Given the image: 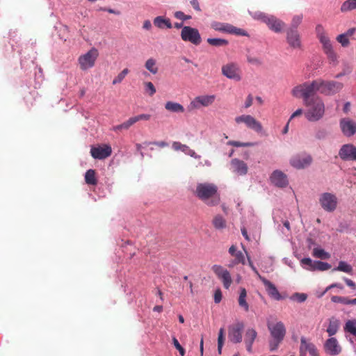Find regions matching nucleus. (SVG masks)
<instances>
[{
    "label": "nucleus",
    "instance_id": "obj_55",
    "mask_svg": "<svg viewBox=\"0 0 356 356\" xmlns=\"http://www.w3.org/2000/svg\"><path fill=\"white\" fill-rule=\"evenodd\" d=\"M172 343H173V345L175 346V347L179 350L180 355L181 356H184L185 350H184V348L180 345L178 340L175 337L172 338Z\"/></svg>",
    "mask_w": 356,
    "mask_h": 356
},
{
    "label": "nucleus",
    "instance_id": "obj_3",
    "mask_svg": "<svg viewBox=\"0 0 356 356\" xmlns=\"http://www.w3.org/2000/svg\"><path fill=\"white\" fill-rule=\"evenodd\" d=\"M307 109L305 112L306 119L309 122H317L325 115V106L320 97H316L313 100L304 104Z\"/></svg>",
    "mask_w": 356,
    "mask_h": 356
},
{
    "label": "nucleus",
    "instance_id": "obj_45",
    "mask_svg": "<svg viewBox=\"0 0 356 356\" xmlns=\"http://www.w3.org/2000/svg\"><path fill=\"white\" fill-rule=\"evenodd\" d=\"M129 70L127 68L124 69L113 80L112 83L113 85L121 83L125 76L129 73Z\"/></svg>",
    "mask_w": 356,
    "mask_h": 356
},
{
    "label": "nucleus",
    "instance_id": "obj_39",
    "mask_svg": "<svg viewBox=\"0 0 356 356\" xmlns=\"http://www.w3.org/2000/svg\"><path fill=\"white\" fill-rule=\"evenodd\" d=\"M333 270L342 271L349 274L353 273V267L345 261H341L337 268H334Z\"/></svg>",
    "mask_w": 356,
    "mask_h": 356
},
{
    "label": "nucleus",
    "instance_id": "obj_29",
    "mask_svg": "<svg viewBox=\"0 0 356 356\" xmlns=\"http://www.w3.org/2000/svg\"><path fill=\"white\" fill-rule=\"evenodd\" d=\"M257 336V333L255 330L251 328L248 329L245 333V343L246 345L247 350L252 352V344Z\"/></svg>",
    "mask_w": 356,
    "mask_h": 356
},
{
    "label": "nucleus",
    "instance_id": "obj_30",
    "mask_svg": "<svg viewBox=\"0 0 356 356\" xmlns=\"http://www.w3.org/2000/svg\"><path fill=\"white\" fill-rule=\"evenodd\" d=\"M154 25L159 29H171L172 27L171 22L169 19L165 18L163 16H158L154 19Z\"/></svg>",
    "mask_w": 356,
    "mask_h": 356
},
{
    "label": "nucleus",
    "instance_id": "obj_10",
    "mask_svg": "<svg viewBox=\"0 0 356 356\" xmlns=\"http://www.w3.org/2000/svg\"><path fill=\"white\" fill-rule=\"evenodd\" d=\"M312 162L311 155L302 153L293 156L291 160V165L296 169H302L309 166Z\"/></svg>",
    "mask_w": 356,
    "mask_h": 356
},
{
    "label": "nucleus",
    "instance_id": "obj_26",
    "mask_svg": "<svg viewBox=\"0 0 356 356\" xmlns=\"http://www.w3.org/2000/svg\"><path fill=\"white\" fill-rule=\"evenodd\" d=\"M266 24L268 28L275 33H280L285 26V24L274 16H269L266 19Z\"/></svg>",
    "mask_w": 356,
    "mask_h": 356
},
{
    "label": "nucleus",
    "instance_id": "obj_19",
    "mask_svg": "<svg viewBox=\"0 0 356 356\" xmlns=\"http://www.w3.org/2000/svg\"><path fill=\"white\" fill-rule=\"evenodd\" d=\"M244 325L242 323L229 327L228 338L230 341L234 343H240L242 341V331Z\"/></svg>",
    "mask_w": 356,
    "mask_h": 356
},
{
    "label": "nucleus",
    "instance_id": "obj_14",
    "mask_svg": "<svg viewBox=\"0 0 356 356\" xmlns=\"http://www.w3.org/2000/svg\"><path fill=\"white\" fill-rule=\"evenodd\" d=\"M212 270L218 278L222 282L224 287L227 289H229L232 282L229 272L220 265H213Z\"/></svg>",
    "mask_w": 356,
    "mask_h": 356
},
{
    "label": "nucleus",
    "instance_id": "obj_60",
    "mask_svg": "<svg viewBox=\"0 0 356 356\" xmlns=\"http://www.w3.org/2000/svg\"><path fill=\"white\" fill-rule=\"evenodd\" d=\"M174 16L178 19L184 21L185 14L182 11H177L175 13Z\"/></svg>",
    "mask_w": 356,
    "mask_h": 356
},
{
    "label": "nucleus",
    "instance_id": "obj_32",
    "mask_svg": "<svg viewBox=\"0 0 356 356\" xmlns=\"http://www.w3.org/2000/svg\"><path fill=\"white\" fill-rule=\"evenodd\" d=\"M165 108L172 113H184V108L179 103L174 102H167L165 104Z\"/></svg>",
    "mask_w": 356,
    "mask_h": 356
},
{
    "label": "nucleus",
    "instance_id": "obj_61",
    "mask_svg": "<svg viewBox=\"0 0 356 356\" xmlns=\"http://www.w3.org/2000/svg\"><path fill=\"white\" fill-rule=\"evenodd\" d=\"M100 10L107 11L109 13L115 14L119 15L120 14V11L115 10L112 8H100Z\"/></svg>",
    "mask_w": 356,
    "mask_h": 356
},
{
    "label": "nucleus",
    "instance_id": "obj_33",
    "mask_svg": "<svg viewBox=\"0 0 356 356\" xmlns=\"http://www.w3.org/2000/svg\"><path fill=\"white\" fill-rule=\"evenodd\" d=\"M85 181L88 185L95 186L97 184L96 178V172L95 170L90 169L85 174Z\"/></svg>",
    "mask_w": 356,
    "mask_h": 356
},
{
    "label": "nucleus",
    "instance_id": "obj_35",
    "mask_svg": "<svg viewBox=\"0 0 356 356\" xmlns=\"http://www.w3.org/2000/svg\"><path fill=\"white\" fill-rule=\"evenodd\" d=\"M343 330L346 332L356 337V319L347 321L343 327Z\"/></svg>",
    "mask_w": 356,
    "mask_h": 356
},
{
    "label": "nucleus",
    "instance_id": "obj_5",
    "mask_svg": "<svg viewBox=\"0 0 356 356\" xmlns=\"http://www.w3.org/2000/svg\"><path fill=\"white\" fill-rule=\"evenodd\" d=\"M318 91L325 95H333L339 92L343 87L342 83L334 81H324L318 79L316 80Z\"/></svg>",
    "mask_w": 356,
    "mask_h": 356
},
{
    "label": "nucleus",
    "instance_id": "obj_21",
    "mask_svg": "<svg viewBox=\"0 0 356 356\" xmlns=\"http://www.w3.org/2000/svg\"><path fill=\"white\" fill-rule=\"evenodd\" d=\"M259 277L264 284V285L265 286L266 291L268 295L271 298L275 300H280L282 299V296L280 295V292L278 291L274 284H273L271 282H270L265 277L261 276L260 275H259Z\"/></svg>",
    "mask_w": 356,
    "mask_h": 356
},
{
    "label": "nucleus",
    "instance_id": "obj_8",
    "mask_svg": "<svg viewBox=\"0 0 356 356\" xmlns=\"http://www.w3.org/2000/svg\"><path fill=\"white\" fill-rule=\"evenodd\" d=\"M319 202L325 211L332 212L336 209L338 201L335 195L324 193L320 196Z\"/></svg>",
    "mask_w": 356,
    "mask_h": 356
},
{
    "label": "nucleus",
    "instance_id": "obj_16",
    "mask_svg": "<svg viewBox=\"0 0 356 356\" xmlns=\"http://www.w3.org/2000/svg\"><path fill=\"white\" fill-rule=\"evenodd\" d=\"M339 156L343 161H356V147L353 144H345L339 151Z\"/></svg>",
    "mask_w": 356,
    "mask_h": 356
},
{
    "label": "nucleus",
    "instance_id": "obj_52",
    "mask_svg": "<svg viewBox=\"0 0 356 356\" xmlns=\"http://www.w3.org/2000/svg\"><path fill=\"white\" fill-rule=\"evenodd\" d=\"M251 15L254 19H260L264 23H266V19L268 18L269 16L266 15L265 13L257 11L253 13H250Z\"/></svg>",
    "mask_w": 356,
    "mask_h": 356
},
{
    "label": "nucleus",
    "instance_id": "obj_11",
    "mask_svg": "<svg viewBox=\"0 0 356 356\" xmlns=\"http://www.w3.org/2000/svg\"><path fill=\"white\" fill-rule=\"evenodd\" d=\"M215 99L214 95L197 96L190 103L188 108L190 110H193L199 109L201 106L207 107L211 105Z\"/></svg>",
    "mask_w": 356,
    "mask_h": 356
},
{
    "label": "nucleus",
    "instance_id": "obj_57",
    "mask_svg": "<svg viewBox=\"0 0 356 356\" xmlns=\"http://www.w3.org/2000/svg\"><path fill=\"white\" fill-rule=\"evenodd\" d=\"M190 3L196 11L201 12L202 10L198 0H191Z\"/></svg>",
    "mask_w": 356,
    "mask_h": 356
},
{
    "label": "nucleus",
    "instance_id": "obj_50",
    "mask_svg": "<svg viewBox=\"0 0 356 356\" xmlns=\"http://www.w3.org/2000/svg\"><path fill=\"white\" fill-rule=\"evenodd\" d=\"M144 85L145 88V92H147L149 96L152 97L156 93V88L152 82H145Z\"/></svg>",
    "mask_w": 356,
    "mask_h": 356
},
{
    "label": "nucleus",
    "instance_id": "obj_24",
    "mask_svg": "<svg viewBox=\"0 0 356 356\" xmlns=\"http://www.w3.org/2000/svg\"><path fill=\"white\" fill-rule=\"evenodd\" d=\"M270 179L271 182L277 187L284 188L288 185L286 175L280 170H275Z\"/></svg>",
    "mask_w": 356,
    "mask_h": 356
},
{
    "label": "nucleus",
    "instance_id": "obj_22",
    "mask_svg": "<svg viewBox=\"0 0 356 356\" xmlns=\"http://www.w3.org/2000/svg\"><path fill=\"white\" fill-rule=\"evenodd\" d=\"M229 253L234 257V259H232L229 264V268H233L235 266L241 264L244 265L245 264V256L241 251H236V247L234 245H232L229 248Z\"/></svg>",
    "mask_w": 356,
    "mask_h": 356
},
{
    "label": "nucleus",
    "instance_id": "obj_63",
    "mask_svg": "<svg viewBox=\"0 0 356 356\" xmlns=\"http://www.w3.org/2000/svg\"><path fill=\"white\" fill-rule=\"evenodd\" d=\"M248 61L250 63H252V64H254V65H259L261 63L259 60L258 58H257L248 57Z\"/></svg>",
    "mask_w": 356,
    "mask_h": 356
},
{
    "label": "nucleus",
    "instance_id": "obj_9",
    "mask_svg": "<svg viewBox=\"0 0 356 356\" xmlns=\"http://www.w3.org/2000/svg\"><path fill=\"white\" fill-rule=\"evenodd\" d=\"M235 122L237 124L244 123L246 127L250 129L254 130L257 133L261 132L263 127L260 122L257 120L254 117L250 115H241L235 118Z\"/></svg>",
    "mask_w": 356,
    "mask_h": 356
},
{
    "label": "nucleus",
    "instance_id": "obj_47",
    "mask_svg": "<svg viewBox=\"0 0 356 356\" xmlns=\"http://www.w3.org/2000/svg\"><path fill=\"white\" fill-rule=\"evenodd\" d=\"M302 17H303L302 15H297L293 16L292 21H291V24L290 29H293L297 30L298 26L302 22Z\"/></svg>",
    "mask_w": 356,
    "mask_h": 356
},
{
    "label": "nucleus",
    "instance_id": "obj_49",
    "mask_svg": "<svg viewBox=\"0 0 356 356\" xmlns=\"http://www.w3.org/2000/svg\"><path fill=\"white\" fill-rule=\"evenodd\" d=\"M337 41L343 47H348L350 43L348 37H347L344 33L339 35L337 37Z\"/></svg>",
    "mask_w": 356,
    "mask_h": 356
},
{
    "label": "nucleus",
    "instance_id": "obj_41",
    "mask_svg": "<svg viewBox=\"0 0 356 356\" xmlns=\"http://www.w3.org/2000/svg\"><path fill=\"white\" fill-rule=\"evenodd\" d=\"M207 42L212 46L223 47L228 44V41L221 38H208Z\"/></svg>",
    "mask_w": 356,
    "mask_h": 356
},
{
    "label": "nucleus",
    "instance_id": "obj_23",
    "mask_svg": "<svg viewBox=\"0 0 356 356\" xmlns=\"http://www.w3.org/2000/svg\"><path fill=\"white\" fill-rule=\"evenodd\" d=\"M286 40L289 44L294 49L300 48L301 47L300 36L296 29H289L287 30Z\"/></svg>",
    "mask_w": 356,
    "mask_h": 356
},
{
    "label": "nucleus",
    "instance_id": "obj_2",
    "mask_svg": "<svg viewBox=\"0 0 356 356\" xmlns=\"http://www.w3.org/2000/svg\"><path fill=\"white\" fill-rule=\"evenodd\" d=\"M267 326L271 337L268 341L269 350L273 352L278 349L280 343L283 341L286 330L284 323L281 321L276 323L268 322Z\"/></svg>",
    "mask_w": 356,
    "mask_h": 356
},
{
    "label": "nucleus",
    "instance_id": "obj_17",
    "mask_svg": "<svg viewBox=\"0 0 356 356\" xmlns=\"http://www.w3.org/2000/svg\"><path fill=\"white\" fill-rule=\"evenodd\" d=\"M324 350L327 354L335 356L341 353L342 348L335 337H330L325 341Z\"/></svg>",
    "mask_w": 356,
    "mask_h": 356
},
{
    "label": "nucleus",
    "instance_id": "obj_62",
    "mask_svg": "<svg viewBox=\"0 0 356 356\" xmlns=\"http://www.w3.org/2000/svg\"><path fill=\"white\" fill-rule=\"evenodd\" d=\"M252 104V96L250 95L248 96L247 99H246V101H245V108H249L250 106H251Z\"/></svg>",
    "mask_w": 356,
    "mask_h": 356
},
{
    "label": "nucleus",
    "instance_id": "obj_48",
    "mask_svg": "<svg viewBox=\"0 0 356 356\" xmlns=\"http://www.w3.org/2000/svg\"><path fill=\"white\" fill-rule=\"evenodd\" d=\"M227 145L233 146V147H252L254 145V143H241L239 141H235V140H229L227 143Z\"/></svg>",
    "mask_w": 356,
    "mask_h": 356
},
{
    "label": "nucleus",
    "instance_id": "obj_36",
    "mask_svg": "<svg viewBox=\"0 0 356 356\" xmlns=\"http://www.w3.org/2000/svg\"><path fill=\"white\" fill-rule=\"evenodd\" d=\"M212 223L217 229H222L226 227V220L220 215L216 216L213 219Z\"/></svg>",
    "mask_w": 356,
    "mask_h": 356
},
{
    "label": "nucleus",
    "instance_id": "obj_6",
    "mask_svg": "<svg viewBox=\"0 0 356 356\" xmlns=\"http://www.w3.org/2000/svg\"><path fill=\"white\" fill-rule=\"evenodd\" d=\"M98 56V50L94 47L80 56L78 59L80 69L85 71L94 67Z\"/></svg>",
    "mask_w": 356,
    "mask_h": 356
},
{
    "label": "nucleus",
    "instance_id": "obj_46",
    "mask_svg": "<svg viewBox=\"0 0 356 356\" xmlns=\"http://www.w3.org/2000/svg\"><path fill=\"white\" fill-rule=\"evenodd\" d=\"M300 263L307 270H313L312 268L314 267L315 261H313L310 258H303Z\"/></svg>",
    "mask_w": 356,
    "mask_h": 356
},
{
    "label": "nucleus",
    "instance_id": "obj_4",
    "mask_svg": "<svg viewBox=\"0 0 356 356\" xmlns=\"http://www.w3.org/2000/svg\"><path fill=\"white\" fill-rule=\"evenodd\" d=\"M318 88L316 80L312 82H305L294 87L291 90V94L297 98H302L304 104L313 100L316 97Z\"/></svg>",
    "mask_w": 356,
    "mask_h": 356
},
{
    "label": "nucleus",
    "instance_id": "obj_20",
    "mask_svg": "<svg viewBox=\"0 0 356 356\" xmlns=\"http://www.w3.org/2000/svg\"><path fill=\"white\" fill-rule=\"evenodd\" d=\"M319 40L323 45V49L327 55L330 62L335 63L337 60V55L333 49L332 44L328 36L323 37V38L319 39Z\"/></svg>",
    "mask_w": 356,
    "mask_h": 356
},
{
    "label": "nucleus",
    "instance_id": "obj_27",
    "mask_svg": "<svg viewBox=\"0 0 356 356\" xmlns=\"http://www.w3.org/2000/svg\"><path fill=\"white\" fill-rule=\"evenodd\" d=\"M231 166L233 171L239 175H245L248 172V165L243 161L234 159L231 161Z\"/></svg>",
    "mask_w": 356,
    "mask_h": 356
},
{
    "label": "nucleus",
    "instance_id": "obj_58",
    "mask_svg": "<svg viewBox=\"0 0 356 356\" xmlns=\"http://www.w3.org/2000/svg\"><path fill=\"white\" fill-rule=\"evenodd\" d=\"M295 296L297 298L298 301L300 302H302L305 301L307 298V295L305 293H296L295 294Z\"/></svg>",
    "mask_w": 356,
    "mask_h": 356
},
{
    "label": "nucleus",
    "instance_id": "obj_18",
    "mask_svg": "<svg viewBox=\"0 0 356 356\" xmlns=\"http://www.w3.org/2000/svg\"><path fill=\"white\" fill-rule=\"evenodd\" d=\"M342 133L350 137L356 133V122L350 118H342L339 122Z\"/></svg>",
    "mask_w": 356,
    "mask_h": 356
},
{
    "label": "nucleus",
    "instance_id": "obj_53",
    "mask_svg": "<svg viewBox=\"0 0 356 356\" xmlns=\"http://www.w3.org/2000/svg\"><path fill=\"white\" fill-rule=\"evenodd\" d=\"M316 33L318 39L327 36L323 26L321 24H318L316 26Z\"/></svg>",
    "mask_w": 356,
    "mask_h": 356
},
{
    "label": "nucleus",
    "instance_id": "obj_13",
    "mask_svg": "<svg viewBox=\"0 0 356 356\" xmlns=\"http://www.w3.org/2000/svg\"><path fill=\"white\" fill-rule=\"evenodd\" d=\"M222 74L227 78L238 81L241 79V70L233 63H227L222 67Z\"/></svg>",
    "mask_w": 356,
    "mask_h": 356
},
{
    "label": "nucleus",
    "instance_id": "obj_31",
    "mask_svg": "<svg viewBox=\"0 0 356 356\" xmlns=\"http://www.w3.org/2000/svg\"><path fill=\"white\" fill-rule=\"evenodd\" d=\"M172 148L175 151H181L185 154L190 155L192 157H196V153L195 152L194 150L190 149V147L186 145L181 144L179 142H173Z\"/></svg>",
    "mask_w": 356,
    "mask_h": 356
},
{
    "label": "nucleus",
    "instance_id": "obj_56",
    "mask_svg": "<svg viewBox=\"0 0 356 356\" xmlns=\"http://www.w3.org/2000/svg\"><path fill=\"white\" fill-rule=\"evenodd\" d=\"M222 300V293L220 289H217L214 293V302L219 303Z\"/></svg>",
    "mask_w": 356,
    "mask_h": 356
},
{
    "label": "nucleus",
    "instance_id": "obj_12",
    "mask_svg": "<svg viewBox=\"0 0 356 356\" xmlns=\"http://www.w3.org/2000/svg\"><path fill=\"white\" fill-rule=\"evenodd\" d=\"M211 27L218 31L225 32L237 35H246V33L241 29L236 28L227 23L213 22Z\"/></svg>",
    "mask_w": 356,
    "mask_h": 356
},
{
    "label": "nucleus",
    "instance_id": "obj_15",
    "mask_svg": "<svg viewBox=\"0 0 356 356\" xmlns=\"http://www.w3.org/2000/svg\"><path fill=\"white\" fill-rule=\"evenodd\" d=\"M111 153V147L106 144L97 147L92 146L90 149V154L95 159H104L110 156Z\"/></svg>",
    "mask_w": 356,
    "mask_h": 356
},
{
    "label": "nucleus",
    "instance_id": "obj_1",
    "mask_svg": "<svg viewBox=\"0 0 356 356\" xmlns=\"http://www.w3.org/2000/svg\"><path fill=\"white\" fill-rule=\"evenodd\" d=\"M194 193L198 199L209 207L216 206L220 202L218 186L213 183L197 184Z\"/></svg>",
    "mask_w": 356,
    "mask_h": 356
},
{
    "label": "nucleus",
    "instance_id": "obj_51",
    "mask_svg": "<svg viewBox=\"0 0 356 356\" xmlns=\"http://www.w3.org/2000/svg\"><path fill=\"white\" fill-rule=\"evenodd\" d=\"M331 300L335 303H341L343 305H348V298L343 296H333Z\"/></svg>",
    "mask_w": 356,
    "mask_h": 356
},
{
    "label": "nucleus",
    "instance_id": "obj_43",
    "mask_svg": "<svg viewBox=\"0 0 356 356\" xmlns=\"http://www.w3.org/2000/svg\"><path fill=\"white\" fill-rule=\"evenodd\" d=\"M225 329L221 327L219 330L218 337V352L219 354H221L222 348L224 344L225 341Z\"/></svg>",
    "mask_w": 356,
    "mask_h": 356
},
{
    "label": "nucleus",
    "instance_id": "obj_7",
    "mask_svg": "<svg viewBox=\"0 0 356 356\" xmlns=\"http://www.w3.org/2000/svg\"><path fill=\"white\" fill-rule=\"evenodd\" d=\"M181 38L184 41L189 42L195 45H199L202 42L201 36L198 30L188 26L182 27Z\"/></svg>",
    "mask_w": 356,
    "mask_h": 356
},
{
    "label": "nucleus",
    "instance_id": "obj_28",
    "mask_svg": "<svg viewBox=\"0 0 356 356\" xmlns=\"http://www.w3.org/2000/svg\"><path fill=\"white\" fill-rule=\"evenodd\" d=\"M340 325V321L337 318L332 316L328 319V326L326 332L330 337L337 334Z\"/></svg>",
    "mask_w": 356,
    "mask_h": 356
},
{
    "label": "nucleus",
    "instance_id": "obj_37",
    "mask_svg": "<svg viewBox=\"0 0 356 356\" xmlns=\"http://www.w3.org/2000/svg\"><path fill=\"white\" fill-rule=\"evenodd\" d=\"M145 67L152 74H156L158 72L159 69L156 65V60L152 58L146 60Z\"/></svg>",
    "mask_w": 356,
    "mask_h": 356
},
{
    "label": "nucleus",
    "instance_id": "obj_25",
    "mask_svg": "<svg viewBox=\"0 0 356 356\" xmlns=\"http://www.w3.org/2000/svg\"><path fill=\"white\" fill-rule=\"evenodd\" d=\"M300 352L309 353L311 356H319L316 346L304 337L300 338Z\"/></svg>",
    "mask_w": 356,
    "mask_h": 356
},
{
    "label": "nucleus",
    "instance_id": "obj_59",
    "mask_svg": "<svg viewBox=\"0 0 356 356\" xmlns=\"http://www.w3.org/2000/svg\"><path fill=\"white\" fill-rule=\"evenodd\" d=\"M343 280L349 287H350L353 290L356 289V284L353 280L346 277L343 278Z\"/></svg>",
    "mask_w": 356,
    "mask_h": 356
},
{
    "label": "nucleus",
    "instance_id": "obj_64",
    "mask_svg": "<svg viewBox=\"0 0 356 356\" xmlns=\"http://www.w3.org/2000/svg\"><path fill=\"white\" fill-rule=\"evenodd\" d=\"M356 31V29L355 28H350L346 32L344 33V34L347 36V37H350L352 36Z\"/></svg>",
    "mask_w": 356,
    "mask_h": 356
},
{
    "label": "nucleus",
    "instance_id": "obj_44",
    "mask_svg": "<svg viewBox=\"0 0 356 356\" xmlns=\"http://www.w3.org/2000/svg\"><path fill=\"white\" fill-rule=\"evenodd\" d=\"M134 124V123L132 121V118H130L128 120L123 122L122 124L113 127V130L115 131H120L122 129H128Z\"/></svg>",
    "mask_w": 356,
    "mask_h": 356
},
{
    "label": "nucleus",
    "instance_id": "obj_34",
    "mask_svg": "<svg viewBox=\"0 0 356 356\" xmlns=\"http://www.w3.org/2000/svg\"><path fill=\"white\" fill-rule=\"evenodd\" d=\"M247 292L245 288L241 289V292L238 298V305L241 307L243 308L245 312L249 310V305L246 302Z\"/></svg>",
    "mask_w": 356,
    "mask_h": 356
},
{
    "label": "nucleus",
    "instance_id": "obj_42",
    "mask_svg": "<svg viewBox=\"0 0 356 356\" xmlns=\"http://www.w3.org/2000/svg\"><path fill=\"white\" fill-rule=\"evenodd\" d=\"M331 268V265L328 263L316 261L314 264V267H313V270H321L324 271L329 270Z\"/></svg>",
    "mask_w": 356,
    "mask_h": 356
},
{
    "label": "nucleus",
    "instance_id": "obj_40",
    "mask_svg": "<svg viewBox=\"0 0 356 356\" xmlns=\"http://www.w3.org/2000/svg\"><path fill=\"white\" fill-rule=\"evenodd\" d=\"M312 255L316 258L321 259H326L330 257V254L328 252L321 248H314L313 250Z\"/></svg>",
    "mask_w": 356,
    "mask_h": 356
},
{
    "label": "nucleus",
    "instance_id": "obj_54",
    "mask_svg": "<svg viewBox=\"0 0 356 356\" xmlns=\"http://www.w3.org/2000/svg\"><path fill=\"white\" fill-rule=\"evenodd\" d=\"M151 118L149 114H140L134 117H131L132 121L135 124L140 120H149Z\"/></svg>",
    "mask_w": 356,
    "mask_h": 356
},
{
    "label": "nucleus",
    "instance_id": "obj_38",
    "mask_svg": "<svg viewBox=\"0 0 356 356\" xmlns=\"http://www.w3.org/2000/svg\"><path fill=\"white\" fill-rule=\"evenodd\" d=\"M356 9V0H347L341 6V11L344 13Z\"/></svg>",
    "mask_w": 356,
    "mask_h": 356
}]
</instances>
